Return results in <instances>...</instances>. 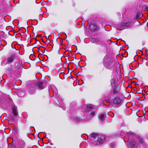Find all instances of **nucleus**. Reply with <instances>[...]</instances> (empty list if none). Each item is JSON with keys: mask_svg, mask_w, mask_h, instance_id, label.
<instances>
[{"mask_svg": "<svg viewBox=\"0 0 148 148\" xmlns=\"http://www.w3.org/2000/svg\"><path fill=\"white\" fill-rule=\"evenodd\" d=\"M97 134L95 133L91 135V136L94 139H95L96 138L97 136Z\"/></svg>", "mask_w": 148, "mask_h": 148, "instance_id": "obj_16", "label": "nucleus"}, {"mask_svg": "<svg viewBox=\"0 0 148 148\" xmlns=\"http://www.w3.org/2000/svg\"><path fill=\"white\" fill-rule=\"evenodd\" d=\"M15 55L12 54L8 56L5 58L4 60H3L1 62V65L2 66H4L8 64H10L14 62Z\"/></svg>", "mask_w": 148, "mask_h": 148, "instance_id": "obj_1", "label": "nucleus"}, {"mask_svg": "<svg viewBox=\"0 0 148 148\" xmlns=\"http://www.w3.org/2000/svg\"><path fill=\"white\" fill-rule=\"evenodd\" d=\"M95 41L97 42L101 43L103 42V41L102 40L96 39Z\"/></svg>", "mask_w": 148, "mask_h": 148, "instance_id": "obj_15", "label": "nucleus"}, {"mask_svg": "<svg viewBox=\"0 0 148 148\" xmlns=\"http://www.w3.org/2000/svg\"><path fill=\"white\" fill-rule=\"evenodd\" d=\"M110 66L111 67H114L115 66V64L114 62L113 61H111L110 62Z\"/></svg>", "mask_w": 148, "mask_h": 148, "instance_id": "obj_10", "label": "nucleus"}, {"mask_svg": "<svg viewBox=\"0 0 148 148\" xmlns=\"http://www.w3.org/2000/svg\"><path fill=\"white\" fill-rule=\"evenodd\" d=\"M37 88L35 85H33L30 86L29 89V93L31 94H33L35 92L36 89Z\"/></svg>", "mask_w": 148, "mask_h": 148, "instance_id": "obj_5", "label": "nucleus"}, {"mask_svg": "<svg viewBox=\"0 0 148 148\" xmlns=\"http://www.w3.org/2000/svg\"><path fill=\"white\" fill-rule=\"evenodd\" d=\"M12 113L15 116H16L17 115V111L15 108H13L12 110Z\"/></svg>", "mask_w": 148, "mask_h": 148, "instance_id": "obj_11", "label": "nucleus"}, {"mask_svg": "<svg viewBox=\"0 0 148 148\" xmlns=\"http://www.w3.org/2000/svg\"><path fill=\"white\" fill-rule=\"evenodd\" d=\"M146 9L147 12H148V7H146Z\"/></svg>", "mask_w": 148, "mask_h": 148, "instance_id": "obj_22", "label": "nucleus"}, {"mask_svg": "<svg viewBox=\"0 0 148 148\" xmlns=\"http://www.w3.org/2000/svg\"><path fill=\"white\" fill-rule=\"evenodd\" d=\"M127 134H132V135L133 134V133L132 132H129L127 133Z\"/></svg>", "mask_w": 148, "mask_h": 148, "instance_id": "obj_21", "label": "nucleus"}, {"mask_svg": "<svg viewBox=\"0 0 148 148\" xmlns=\"http://www.w3.org/2000/svg\"><path fill=\"white\" fill-rule=\"evenodd\" d=\"M131 23H125L124 22H121V26L116 27L115 28L116 29L122 30L124 29L123 27H129L131 25Z\"/></svg>", "mask_w": 148, "mask_h": 148, "instance_id": "obj_2", "label": "nucleus"}, {"mask_svg": "<svg viewBox=\"0 0 148 148\" xmlns=\"http://www.w3.org/2000/svg\"><path fill=\"white\" fill-rule=\"evenodd\" d=\"M119 91V89L117 87L115 88L113 90V93L115 94L117 93Z\"/></svg>", "mask_w": 148, "mask_h": 148, "instance_id": "obj_12", "label": "nucleus"}, {"mask_svg": "<svg viewBox=\"0 0 148 148\" xmlns=\"http://www.w3.org/2000/svg\"><path fill=\"white\" fill-rule=\"evenodd\" d=\"M36 87L40 89H43L46 86V84L45 83H43L41 81H39L38 82L37 84L36 85Z\"/></svg>", "mask_w": 148, "mask_h": 148, "instance_id": "obj_3", "label": "nucleus"}, {"mask_svg": "<svg viewBox=\"0 0 148 148\" xmlns=\"http://www.w3.org/2000/svg\"><path fill=\"white\" fill-rule=\"evenodd\" d=\"M95 114V112H92L90 113V115H91V116H93Z\"/></svg>", "mask_w": 148, "mask_h": 148, "instance_id": "obj_19", "label": "nucleus"}, {"mask_svg": "<svg viewBox=\"0 0 148 148\" xmlns=\"http://www.w3.org/2000/svg\"><path fill=\"white\" fill-rule=\"evenodd\" d=\"M88 23H89V21H88Z\"/></svg>", "mask_w": 148, "mask_h": 148, "instance_id": "obj_23", "label": "nucleus"}, {"mask_svg": "<svg viewBox=\"0 0 148 148\" xmlns=\"http://www.w3.org/2000/svg\"><path fill=\"white\" fill-rule=\"evenodd\" d=\"M111 84L112 85H114V81L113 80H112L111 81Z\"/></svg>", "mask_w": 148, "mask_h": 148, "instance_id": "obj_17", "label": "nucleus"}, {"mask_svg": "<svg viewBox=\"0 0 148 148\" xmlns=\"http://www.w3.org/2000/svg\"><path fill=\"white\" fill-rule=\"evenodd\" d=\"M90 29L93 32H94L97 29L96 25L95 24H92L90 25Z\"/></svg>", "mask_w": 148, "mask_h": 148, "instance_id": "obj_6", "label": "nucleus"}, {"mask_svg": "<svg viewBox=\"0 0 148 148\" xmlns=\"http://www.w3.org/2000/svg\"><path fill=\"white\" fill-rule=\"evenodd\" d=\"M105 138L104 136H101L98 140L97 143H99V144H98L102 143L104 141Z\"/></svg>", "mask_w": 148, "mask_h": 148, "instance_id": "obj_7", "label": "nucleus"}, {"mask_svg": "<svg viewBox=\"0 0 148 148\" xmlns=\"http://www.w3.org/2000/svg\"><path fill=\"white\" fill-rule=\"evenodd\" d=\"M104 117V115L103 114H101L99 116V118L101 121H102L103 120Z\"/></svg>", "mask_w": 148, "mask_h": 148, "instance_id": "obj_13", "label": "nucleus"}, {"mask_svg": "<svg viewBox=\"0 0 148 148\" xmlns=\"http://www.w3.org/2000/svg\"><path fill=\"white\" fill-rule=\"evenodd\" d=\"M111 147L112 148H114L115 147V145L114 144H112L111 145Z\"/></svg>", "mask_w": 148, "mask_h": 148, "instance_id": "obj_18", "label": "nucleus"}, {"mask_svg": "<svg viewBox=\"0 0 148 148\" xmlns=\"http://www.w3.org/2000/svg\"><path fill=\"white\" fill-rule=\"evenodd\" d=\"M87 107L88 108H90V109H92L94 108V107H93V105L91 104H88L87 105Z\"/></svg>", "mask_w": 148, "mask_h": 148, "instance_id": "obj_14", "label": "nucleus"}, {"mask_svg": "<svg viewBox=\"0 0 148 148\" xmlns=\"http://www.w3.org/2000/svg\"><path fill=\"white\" fill-rule=\"evenodd\" d=\"M142 16V14L140 12H137L136 16V18L137 19H140Z\"/></svg>", "mask_w": 148, "mask_h": 148, "instance_id": "obj_9", "label": "nucleus"}, {"mask_svg": "<svg viewBox=\"0 0 148 148\" xmlns=\"http://www.w3.org/2000/svg\"><path fill=\"white\" fill-rule=\"evenodd\" d=\"M121 100L119 97H116L114 99L113 104L117 107V105L120 104Z\"/></svg>", "mask_w": 148, "mask_h": 148, "instance_id": "obj_4", "label": "nucleus"}, {"mask_svg": "<svg viewBox=\"0 0 148 148\" xmlns=\"http://www.w3.org/2000/svg\"><path fill=\"white\" fill-rule=\"evenodd\" d=\"M139 141H140V142L141 143H143V140L142 139H139Z\"/></svg>", "mask_w": 148, "mask_h": 148, "instance_id": "obj_20", "label": "nucleus"}, {"mask_svg": "<svg viewBox=\"0 0 148 148\" xmlns=\"http://www.w3.org/2000/svg\"><path fill=\"white\" fill-rule=\"evenodd\" d=\"M136 142L134 140H132L130 143V146L131 148H136L137 146L136 145Z\"/></svg>", "mask_w": 148, "mask_h": 148, "instance_id": "obj_8", "label": "nucleus"}]
</instances>
